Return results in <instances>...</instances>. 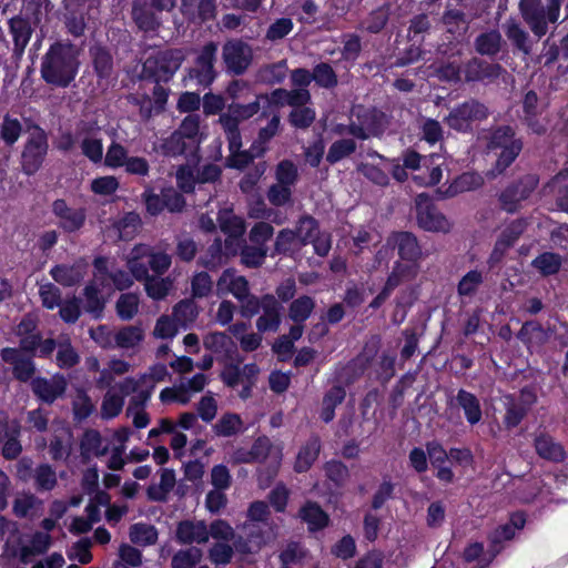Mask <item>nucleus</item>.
Returning <instances> with one entry per match:
<instances>
[{"label":"nucleus","mask_w":568,"mask_h":568,"mask_svg":"<svg viewBox=\"0 0 568 568\" xmlns=\"http://www.w3.org/2000/svg\"><path fill=\"white\" fill-rule=\"evenodd\" d=\"M499 71V65L486 64L478 59H473L468 62L464 72L467 81H476L496 77Z\"/></svg>","instance_id":"obj_43"},{"label":"nucleus","mask_w":568,"mask_h":568,"mask_svg":"<svg viewBox=\"0 0 568 568\" xmlns=\"http://www.w3.org/2000/svg\"><path fill=\"white\" fill-rule=\"evenodd\" d=\"M301 517L312 531L324 528L328 523V516L313 503H307L301 509Z\"/></svg>","instance_id":"obj_46"},{"label":"nucleus","mask_w":568,"mask_h":568,"mask_svg":"<svg viewBox=\"0 0 568 568\" xmlns=\"http://www.w3.org/2000/svg\"><path fill=\"white\" fill-rule=\"evenodd\" d=\"M415 277V268L413 265H407L402 270L398 265L394 267L390 276L387 280L386 286L381 294H378L371 303L372 307H378L387 298L389 293L403 282L410 281Z\"/></svg>","instance_id":"obj_31"},{"label":"nucleus","mask_w":568,"mask_h":568,"mask_svg":"<svg viewBox=\"0 0 568 568\" xmlns=\"http://www.w3.org/2000/svg\"><path fill=\"white\" fill-rule=\"evenodd\" d=\"M150 398V392L140 390L132 397L126 409L129 416H132L133 424L136 428H144L149 425V416L143 409L144 403Z\"/></svg>","instance_id":"obj_40"},{"label":"nucleus","mask_w":568,"mask_h":568,"mask_svg":"<svg viewBox=\"0 0 568 568\" xmlns=\"http://www.w3.org/2000/svg\"><path fill=\"white\" fill-rule=\"evenodd\" d=\"M536 185L537 179L534 175H527L519 185L509 187L503 192L500 196L503 207L508 212L515 211L519 202L527 199Z\"/></svg>","instance_id":"obj_24"},{"label":"nucleus","mask_w":568,"mask_h":568,"mask_svg":"<svg viewBox=\"0 0 568 568\" xmlns=\"http://www.w3.org/2000/svg\"><path fill=\"white\" fill-rule=\"evenodd\" d=\"M82 153L93 163L103 159V144L100 128L94 124L82 123L75 133Z\"/></svg>","instance_id":"obj_14"},{"label":"nucleus","mask_w":568,"mask_h":568,"mask_svg":"<svg viewBox=\"0 0 568 568\" xmlns=\"http://www.w3.org/2000/svg\"><path fill=\"white\" fill-rule=\"evenodd\" d=\"M216 50L215 43L206 44L197 58L195 68L190 73L200 84L207 85L214 80L213 62Z\"/></svg>","instance_id":"obj_22"},{"label":"nucleus","mask_w":568,"mask_h":568,"mask_svg":"<svg viewBox=\"0 0 568 568\" xmlns=\"http://www.w3.org/2000/svg\"><path fill=\"white\" fill-rule=\"evenodd\" d=\"M223 60L231 72L241 74L252 61V49L242 41H229L223 47Z\"/></svg>","instance_id":"obj_16"},{"label":"nucleus","mask_w":568,"mask_h":568,"mask_svg":"<svg viewBox=\"0 0 568 568\" xmlns=\"http://www.w3.org/2000/svg\"><path fill=\"white\" fill-rule=\"evenodd\" d=\"M242 427L241 417L236 414L227 413L217 420L213 428L219 436H232L239 433Z\"/></svg>","instance_id":"obj_55"},{"label":"nucleus","mask_w":568,"mask_h":568,"mask_svg":"<svg viewBox=\"0 0 568 568\" xmlns=\"http://www.w3.org/2000/svg\"><path fill=\"white\" fill-rule=\"evenodd\" d=\"M108 449L109 445L103 440L99 432L90 429L84 433L81 440V454L85 459L92 456H103Z\"/></svg>","instance_id":"obj_34"},{"label":"nucleus","mask_w":568,"mask_h":568,"mask_svg":"<svg viewBox=\"0 0 568 568\" xmlns=\"http://www.w3.org/2000/svg\"><path fill=\"white\" fill-rule=\"evenodd\" d=\"M387 123L386 116L371 109L356 106L351 113L348 132L359 139H367L383 132Z\"/></svg>","instance_id":"obj_7"},{"label":"nucleus","mask_w":568,"mask_h":568,"mask_svg":"<svg viewBox=\"0 0 568 568\" xmlns=\"http://www.w3.org/2000/svg\"><path fill=\"white\" fill-rule=\"evenodd\" d=\"M301 239L293 230H282L276 239V250L278 252L294 253L305 245Z\"/></svg>","instance_id":"obj_58"},{"label":"nucleus","mask_w":568,"mask_h":568,"mask_svg":"<svg viewBox=\"0 0 568 568\" xmlns=\"http://www.w3.org/2000/svg\"><path fill=\"white\" fill-rule=\"evenodd\" d=\"M217 295L232 294L236 300L243 301L248 293L246 278L233 270H225L216 283Z\"/></svg>","instance_id":"obj_19"},{"label":"nucleus","mask_w":568,"mask_h":568,"mask_svg":"<svg viewBox=\"0 0 568 568\" xmlns=\"http://www.w3.org/2000/svg\"><path fill=\"white\" fill-rule=\"evenodd\" d=\"M78 49L71 44L51 45L41 64L44 81L55 87H68L78 73Z\"/></svg>","instance_id":"obj_2"},{"label":"nucleus","mask_w":568,"mask_h":568,"mask_svg":"<svg viewBox=\"0 0 568 568\" xmlns=\"http://www.w3.org/2000/svg\"><path fill=\"white\" fill-rule=\"evenodd\" d=\"M321 444L317 438H311L298 450L294 469L298 473L306 471L318 457Z\"/></svg>","instance_id":"obj_37"},{"label":"nucleus","mask_w":568,"mask_h":568,"mask_svg":"<svg viewBox=\"0 0 568 568\" xmlns=\"http://www.w3.org/2000/svg\"><path fill=\"white\" fill-rule=\"evenodd\" d=\"M488 115L487 108L477 101H467L450 111L446 118L449 128L457 131H467L474 124L486 119Z\"/></svg>","instance_id":"obj_9"},{"label":"nucleus","mask_w":568,"mask_h":568,"mask_svg":"<svg viewBox=\"0 0 568 568\" xmlns=\"http://www.w3.org/2000/svg\"><path fill=\"white\" fill-rule=\"evenodd\" d=\"M525 230V222L519 220L509 224L498 237L494 251L490 255V260L496 263L501 260L505 252L515 243L519 235Z\"/></svg>","instance_id":"obj_29"},{"label":"nucleus","mask_w":568,"mask_h":568,"mask_svg":"<svg viewBox=\"0 0 568 568\" xmlns=\"http://www.w3.org/2000/svg\"><path fill=\"white\" fill-rule=\"evenodd\" d=\"M51 545V537L48 532H36L30 545L21 549V559L27 561V558L31 555H40L45 552Z\"/></svg>","instance_id":"obj_56"},{"label":"nucleus","mask_w":568,"mask_h":568,"mask_svg":"<svg viewBox=\"0 0 568 568\" xmlns=\"http://www.w3.org/2000/svg\"><path fill=\"white\" fill-rule=\"evenodd\" d=\"M168 95V90L160 84L154 85L153 102L149 99L144 100L140 106L141 114L144 118H149L153 110L161 111L164 108V104L166 103Z\"/></svg>","instance_id":"obj_57"},{"label":"nucleus","mask_w":568,"mask_h":568,"mask_svg":"<svg viewBox=\"0 0 568 568\" xmlns=\"http://www.w3.org/2000/svg\"><path fill=\"white\" fill-rule=\"evenodd\" d=\"M143 282L144 290L149 297L153 300H163L172 290L174 278L171 276L160 277V275H150Z\"/></svg>","instance_id":"obj_41"},{"label":"nucleus","mask_w":568,"mask_h":568,"mask_svg":"<svg viewBox=\"0 0 568 568\" xmlns=\"http://www.w3.org/2000/svg\"><path fill=\"white\" fill-rule=\"evenodd\" d=\"M130 539L133 544L148 546L156 541L158 532L153 526L139 523L131 526Z\"/></svg>","instance_id":"obj_52"},{"label":"nucleus","mask_w":568,"mask_h":568,"mask_svg":"<svg viewBox=\"0 0 568 568\" xmlns=\"http://www.w3.org/2000/svg\"><path fill=\"white\" fill-rule=\"evenodd\" d=\"M139 383L134 378H125L115 387L109 388L101 405V416L104 419H110L118 416L124 405V397L130 393H136Z\"/></svg>","instance_id":"obj_11"},{"label":"nucleus","mask_w":568,"mask_h":568,"mask_svg":"<svg viewBox=\"0 0 568 568\" xmlns=\"http://www.w3.org/2000/svg\"><path fill=\"white\" fill-rule=\"evenodd\" d=\"M272 449V444L267 437H260L255 440L250 452L239 450L235 454V460L239 463H251L262 460L267 457Z\"/></svg>","instance_id":"obj_42"},{"label":"nucleus","mask_w":568,"mask_h":568,"mask_svg":"<svg viewBox=\"0 0 568 568\" xmlns=\"http://www.w3.org/2000/svg\"><path fill=\"white\" fill-rule=\"evenodd\" d=\"M270 99L274 106H283L285 104L293 106L290 122L295 128L304 129L313 123L315 111L310 106H305L311 99L310 92L306 89L302 88L292 91L277 89L270 94Z\"/></svg>","instance_id":"obj_4"},{"label":"nucleus","mask_w":568,"mask_h":568,"mask_svg":"<svg viewBox=\"0 0 568 568\" xmlns=\"http://www.w3.org/2000/svg\"><path fill=\"white\" fill-rule=\"evenodd\" d=\"M173 316L179 325L185 327L197 317V307L193 301H181L174 306Z\"/></svg>","instance_id":"obj_54"},{"label":"nucleus","mask_w":568,"mask_h":568,"mask_svg":"<svg viewBox=\"0 0 568 568\" xmlns=\"http://www.w3.org/2000/svg\"><path fill=\"white\" fill-rule=\"evenodd\" d=\"M168 375L169 372L165 365H153L148 374H144L139 379H135V382L139 383V389L136 393H139L140 390L151 393L155 384L164 381Z\"/></svg>","instance_id":"obj_51"},{"label":"nucleus","mask_w":568,"mask_h":568,"mask_svg":"<svg viewBox=\"0 0 568 568\" xmlns=\"http://www.w3.org/2000/svg\"><path fill=\"white\" fill-rule=\"evenodd\" d=\"M361 172L376 184L385 185L388 182L387 171L390 170V161L379 154H369L367 160L361 164Z\"/></svg>","instance_id":"obj_27"},{"label":"nucleus","mask_w":568,"mask_h":568,"mask_svg":"<svg viewBox=\"0 0 568 568\" xmlns=\"http://www.w3.org/2000/svg\"><path fill=\"white\" fill-rule=\"evenodd\" d=\"M176 538L181 544H201L209 540V529L202 520H184L176 528Z\"/></svg>","instance_id":"obj_28"},{"label":"nucleus","mask_w":568,"mask_h":568,"mask_svg":"<svg viewBox=\"0 0 568 568\" xmlns=\"http://www.w3.org/2000/svg\"><path fill=\"white\" fill-rule=\"evenodd\" d=\"M387 245L397 247L398 255L403 260V262H398L395 267L398 265L402 266V270L407 265H413L415 268V275L417 274V267L415 261L420 255V248L417 244L415 236L407 232L394 233L387 240Z\"/></svg>","instance_id":"obj_17"},{"label":"nucleus","mask_w":568,"mask_h":568,"mask_svg":"<svg viewBox=\"0 0 568 568\" xmlns=\"http://www.w3.org/2000/svg\"><path fill=\"white\" fill-rule=\"evenodd\" d=\"M244 529L250 530V539L245 542L237 541L235 544L236 550L243 554L256 552L262 548V546L266 545L275 538V532L271 527H268L265 531H260L256 535L251 529L250 524H245Z\"/></svg>","instance_id":"obj_33"},{"label":"nucleus","mask_w":568,"mask_h":568,"mask_svg":"<svg viewBox=\"0 0 568 568\" xmlns=\"http://www.w3.org/2000/svg\"><path fill=\"white\" fill-rule=\"evenodd\" d=\"M130 371V364L123 359H111L108 367L102 369L98 384L101 387H110L114 381V376L124 375Z\"/></svg>","instance_id":"obj_50"},{"label":"nucleus","mask_w":568,"mask_h":568,"mask_svg":"<svg viewBox=\"0 0 568 568\" xmlns=\"http://www.w3.org/2000/svg\"><path fill=\"white\" fill-rule=\"evenodd\" d=\"M48 151L45 133L34 129L27 141L22 153V168L27 174H33L41 166Z\"/></svg>","instance_id":"obj_12"},{"label":"nucleus","mask_w":568,"mask_h":568,"mask_svg":"<svg viewBox=\"0 0 568 568\" xmlns=\"http://www.w3.org/2000/svg\"><path fill=\"white\" fill-rule=\"evenodd\" d=\"M519 11L524 21L537 38H541L547 33L548 23H554L558 20L550 17L549 2H547L545 8L540 0H520Z\"/></svg>","instance_id":"obj_10"},{"label":"nucleus","mask_w":568,"mask_h":568,"mask_svg":"<svg viewBox=\"0 0 568 568\" xmlns=\"http://www.w3.org/2000/svg\"><path fill=\"white\" fill-rule=\"evenodd\" d=\"M536 185L537 179L534 175H527L519 185L509 187L503 192L500 196L503 207L508 212L515 211L519 202L527 199Z\"/></svg>","instance_id":"obj_25"},{"label":"nucleus","mask_w":568,"mask_h":568,"mask_svg":"<svg viewBox=\"0 0 568 568\" xmlns=\"http://www.w3.org/2000/svg\"><path fill=\"white\" fill-rule=\"evenodd\" d=\"M171 265V256L164 252H155L148 244L135 245L126 257V266L134 280L143 282L149 274V267L162 275Z\"/></svg>","instance_id":"obj_3"},{"label":"nucleus","mask_w":568,"mask_h":568,"mask_svg":"<svg viewBox=\"0 0 568 568\" xmlns=\"http://www.w3.org/2000/svg\"><path fill=\"white\" fill-rule=\"evenodd\" d=\"M221 231L227 235L225 248L229 254H236L242 247V236L245 232L244 221L234 215L232 210L224 209L219 213Z\"/></svg>","instance_id":"obj_13"},{"label":"nucleus","mask_w":568,"mask_h":568,"mask_svg":"<svg viewBox=\"0 0 568 568\" xmlns=\"http://www.w3.org/2000/svg\"><path fill=\"white\" fill-rule=\"evenodd\" d=\"M313 308V300L308 296H302L291 304L290 318L295 323H302L308 318Z\"/></svg>","instance_id":"obj_60"},{"label":"nucleus","mask_w":568,"mask_h":568,"mask_svg":"<svg viewBox=\"0 0 568 568\" xmlns=\"http://www.w3.org/2000/svg\"><path fill=\"white\" fill-rule=\"evenodd\" d=\"M263 314L256 321L260 332L276 331L281 323V305L273 295L261 298Z\"/></svg>","instance_id":"obj_23"},{"label":"nucleus","mask_w":568,"mask_h":568,"mask_svg":"<svg viewBox=\"0 0 568 568\" xmlns=\"http://www.w3.org/2000/svg\"><path fill=\"white\" fill-rule=\"evenodd\" d=\"M489 148L496 151L500 150V152L497 153L496 169L498 173H501L518 156L523 149V143L515 139L513 130L506 126L493 133Z\"/></svg>","instance_id":"obj_8"},{"label":"nucleus","mask_w":568,"mask_h":568,"mask_svg":"<svg viewBox=\"0 0 568 568\" xmlns=\"http://www.w3.org/2000/svg\"><path fill=\"white\" fill-rule=\"evenodd\" d=\"M71 448L70 429L64 425L59 429V434L50 444V454L53 459H64L69 456Z\"/></svg>","instance_id":"obj_48"},{"label":"nucleus","mask_w":568,"mask_h":568,"mask_svg":"<svg viewBox=\"0 0 568 568\" xmlns=\"http://www.w3.org/2000/svg\"><path fill=\"white\" fill-rule=\"evenodd\" d=\"M52 212L58 219V224L65 232L80 230L85 222L83 209L70 207L63 200H57L52 204Z\"/></svg>","instance_id":"obj_18"},{"label":"nucleus","mask_w":568,"mask_h":568,"mask_svg":"<svg viewBox=\"0 0 568 568\" xmlns=\"http://www.w3.org/2000/svg\"><path fill=\"white\" fill-rule=\"evenodd\" d=\"M261 102H267L270 105H273L270 95H261L257 97L255 102L246 105L231 104L229 105L227 111L221 114L219 121L226 133L227 141H230L232 149L239 145L240 133L237 126L240 122L256 114L260 110Z\"/></svg>","instance_id":"obj_5"},{"label":"nucleus","mask_w":568,"mask_h":568,"mask_svg":"<svg viewBox=\"0 0 568 568\" xmlns=\"http://www.w3.org/2000/svg\"><path fill=\"white\" fill-rule=\"evenodd\" d=\"M456 400L470 425H475L480 422L483 416L481 407L478 398L474 394L460 389L457 393Z\"/></svg>","instance_id":"obj_32"},{"label":"nucleus","mask_w":568,"mask_h":568,"mask_svg":"<svg viewBox=\"0 0 568 568\" xmlns=\"http://www.w3.org/2000/svg\"><path fill=\"white\" fill-rule=\"evenodd\" d=\"M175 474L172 469L163 468L160 473V481L148 488V496L152 500L162 501L175 486Z\"/></svg>","instance_id":"obj_38"},{"label":"nucleus","mask_w":568,"mask_h":568,"mask_svg":"<svg viewBox=\"0 0 568 568\" xmlns=\"http://www.w3.org/2000/svg\"><path fill=\"white\" fill-rule=\"evenodd\" d=\"M204 346L215 354L229 356L234 351L235 345L225 333H211L204 338Z\"/></svg>","instance_id":"obj_45"},{"label":"nucleus","mask_w":568,"mask_h":568,"mask_svg":"<svg viewBox=\"0 0 568 568\" xmlns=\"http://www.w3.org/2000/svg\"><path fill=\"white\" fill-rule=\"evenodd\" d=\"M88 264L83 261L72 265L61 264L51 268L52 278L62 286H73L80 283L87 274Z\"/></svg>","instance_id":"obj_26"},{"label":"nucleus","mask_w":568,"mask_h":568,"mask_svg":"<svg viewBox=\"0 0 568 568\" xmlns=\"http://www.w3.org/2000/svg\"><path fill=\"white\" fill-rule=\"evenodd\" d=\"M532 265L542 275H551L559 271L561 257L558 254L546 252L532 261Z\"/></svg>","instance_id":"obj_59"},{"label":"nucleus","mask_w":568,"mask_h":568,"mask_svg":"<svg viewBox=\"0 0 568 568\" xmlns=\"http://www.w3.org/2000/svg\"><path fill=\"white\" fill-rule=\"evenodd\" d=\"M133 18L138 27L144 31L155 30L160 23L158 17L148 9L145 0L134 2Z\"/></svg>","instance_id":"obj_44"},{"label":"nucleus","mask_w":568,"mask_h":568,"mask_svg":"<svg viewBox=\"0 0 568 568\" xmlns=\"http://www.w3.org/2000/svg\"><path fill=\"white\" fill-rule=\"evenodd\" d=\"M184 60L181 50L159 51L149 57L143 64V73L156 81H168L180 68Z\"/></svg>","instance_id":"obj_6"},{"label":"nucleus","mask_w":568,"mask_h":568,"mask_svg":"<svg viewBox=\"0 0 568 568\" xmlns=\"http://www.w3.org/2000/svg\"><path fill=\"white\" fill-rule=\"evenodd\" d=\"M182 11L192 20L205 21L213 18L215 7L213 0H182Z\"/></svg>","instance_id":"obj_36"},{"label":"nucleus","mask_w":568,"mask_h":568,"mask_svg":"<svg viewBox=\"0 0 568 568\" xmlns=\"http://www.w3.org/2000/svg\"><path fill=\"white\" fill-rule=\"evenodd\" d=\"M10 29L16 45L24 48L31 37V27L29 22L22 18H12L10 20Z\"/></svg>","instance_id":"obj_64"},{"label":"nucleus","mask_w":568,"mask_h":568,"mask_svg":"<svg viewBox=\"0 0 568 568\" xmlns=\"http://www.w3.org/2000/svg\"><path fill=\"white\" fill-rule=\"evenodd\" d=\"M416 206L420 227L432 232H448L450 230L449 221L428 202L424 194L418 195Z\"/></svg>","instance_id":"obj_15"},{"label":"nucleus","mask_w":568,"mask_h":568,"mask_svg":"<svg viewBox=\"0 0 568 568\" xmlns=\"http://www.w3.org/2000/svg\"><path fill=\"white\" fill-rule=\"evenodd\" d=\"M4 362L13 365L14 376L20 381L29 379L34 371L30 357L26 356L21 351L16 348H4L1 353Z\"/></svg>","instance_id":"obj_30"},{"label":"nucleus","mask_w":568,"mask_h":568,"mask_svg":"<svg viewBox=\"0 0 568 568\" xmlns=\"http://www.w3.org/2000/svg\"><path fill=\"white\" fill-rule=\"evenodd\" d=\"M202 558V551L196 547L178 551L172 559V568H207L199 566Z\"/></svg>","instance_id":"obj_49"},{"label":"nucleus","mask_w":568,"mask_h":568,"mask_svg":"<svg viewBox=\"0 0 568 568\" xmlns=\"http://www.w3.org/2000/svg\"><path fill=\"white\" fill-rule=\"evenodd\" d=\"M140 223V216L136 213L130 212L114 223V230L118 232L119 239L130 240L138 232Z\"/></svg>","instance_id":"obj_53"},{"label":"nucleus","mask_w":568,"mask_h":568,"mask_svg":"<svg viewBox=\"0 0 568 568\" xmlns=\"http://www.w3.org/2000/svg\"><path fill=\"white\" fill-rule=\"evenodd\" d=\"M505 33L507 38L524 53L530 51L529 36L519 22L509 20L505 23Z\"/></svg>","instance_id":"obj_47"},{"label":"nucleus","mask_w":568,"mask_h":568,"mask_svg":"<svg viewBox=\"0 0 568 568\" xmlns=\"http://www.w3.org/2000/svg\"><path fill=\"white\" fill-rule=\"evenodd\" d=\"M94 270V278L85 286L84 296L87 311L98 316L112 293L111 282L118 290H125L133 284L134 277L125 271L109 273L108 261L103 257L95 258Z\"/></svg>","instance_id":"obj_1"},{"label":"nucleus","mask_w":568,"mask_h":568,"mask_svg":"<svg viewBox=\"0 0 568 568\" xmlns=\"http://www.w3.org/2000/svg\"><path fill=\"white\" fill-rule=\"evenodd\" d=\"M535 448L537 454L545 459L558 462L564 458L562 447L549 435L539 434L535 438Z\"/></svg>","instance_id":"obj_39"},{"label":"nucleus","mask_w":568,"mask_h":568,"mask_svg":"<svg viewBox=\"0 0 568 568\" xmlns=\"http://www.w3.org/2000/svg\"><path fill=\"white\" fill-rule=\"evenodd\" d=\"M94 69L100 78H108L112 71V58L108 51L101 47L91 49Z\"/></svg>","instance_id":"obj_63"},{"label":"nucleus","mask_w":568,"mask_h":568,"mask_svg":"<svg viewBox=\"0 0 568 568\" xmlns=\"http://www.w3.org/2000/svg\"><path fill=\"white\" fill-rule=\"evenodd\" d=\"M143 339L144 331L141 326H125L115 333L114 346L122 349H134L140 346Z\"/></svg>","instance_id":"obj_35"},{"label":"nucleus","mask_w":568,"mask_h":568,"mask_svg":"<svg viewBox=\"0 0 568 568\" xmlns=\"http://www.w3.org/2000/svg\"><path fill=\"white\" fill-rule=\"evenodd\" d=\"M501 37L496 31L484 33L476 40V49L480 54L493 55L499 51Z\"/></svg>","instance_id":"obj_62"},{"label":"nucleus","mask_w":568,"mask_h":568,"mask_svg":"<svg viewBox=\"0 0 568 568\" xmlns=\"http://www.w3.org/2000/svg\"><path fill=\"white\" fill-rule=\"evenodd\" d=\"M39 296L43 307L53 310L60 305L61 292L50 282L39 283Z\"/></svg>","instance_id":"obj_61"},{"label":"nucleus","mask_w":568,"mask_h":568,"mask_svg":"<svg viewBox=\"0 0 568 568\" xmlns=\"http://www.w3.org/2000/svg\"><path fill=\"white\" fill-rule=\"evenodd\" d=\"M110 501V497L106 493L99 491L95 494L94 498L91 500V503L87 506V518L84 517H77L73 519L71 525V531L77 534L87 532L91 529L92 525L94 523H98L100 520L101 506H106Z\"/></svg>","instance_id":"obj_20"},{"label":"nucleus","mask_w":568,"mask_h":568,"mask_svg":"<svg viewBox=\"0 0 568 568\" xmlns=\"http://www.w3.org/2000/svg\"><path fill=\"white\" fill-rule=\"evenodd\" d=\"M67 388V381L62 375L51 378H36L32 382L34 394L43 402L53 403Z\"/></svg>","instance_id":"obj_21"}]
</instances>
